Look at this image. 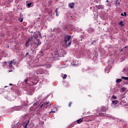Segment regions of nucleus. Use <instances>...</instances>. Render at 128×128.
I'll return each mask as SVG.
<instances>
[{"mask_svg":"<svg viewBox=\"0 0 128 128\" xmlns=\"http://www.w3.org/2000/svg\"><path fill=\"white\" fill-rule=\"evenodd\" d=\"M80 40L82 41V40Z\"/></svg>","mask_w":128,"mask_h":128,"instance_id":"43","label":"nucleus"},{"mask_svg":"<svg viewBox=\"0 0 128 128\" xmlns=\"http://www.w3.org/2000/svg\"><path fill=\"white\" fill-rule=\"evenodd\" d=\"M18 20H19V22H24V18H22V17H20L18 18Z\"/></svg>","mask_w":128,"mask_h":128,"instance_id":"18","label":"nucleus"},{"mask_svg":"<svg viewBox=\"0 0 128 128\" xmlns=\"http://www.w3.org/2000/svg\"><path fill=\"white\" fill-rule=\"evenodd\" d=\"M44 104V108H48V106H52V103L50 102H43Z\"/></svg>","mask_w":128,"mask_h":128,"instance_id":"4","label":"nucleus"},{"mask_svg":"<svg viewBox=\"0 0 128 128\" xmlns=\"http://www.w3.org/2000/svg\"><path fill=\"white\" fill-rule=\"evenodd\" d=\"M112 98H114V100H116V98H118V97H116V96H112Z\"/></svg>","mask_w":128,"mask_h":128,"instance_id":"24","label":"nucleus"},{"mask_svg":"<svg viewBox=\"0 0 128 128\" xmlns=\"http://www.w3.org/2000/svg\"><path fill=\"white\" fill-rule=\"evenodd\" d=\"M44 72V71L42 70V69H38V72H36V74H42V73Z\"/></svg>","mask_w":128,"mask_h":128,"instance_id":"8","label":"nucleus"},{"mask_svg":"<svg viewBox=\"0 0 128 128\" xmlns=\"http://www.w3.org/2000/svg\"><path fill=\"white\" fill-rule=\"evenodd\" d=\"M101 110L103 112H106V107H104V106H101Z\"/></svg>","mask_w":128,"mask_h":128,"instance_id":"11","label":"nucleus"},{"mask_svg":"<svg viewBox=\"0 0 128 128\" xmlns=\"http://www.w3.org/2000/svg\"><path fill=\"white\" fill-rule=\"evenodd\" d=\"M16 64V62L14 60H12L10 62L9 66H12V64Z\"/></svg>","mask_w":128,"mask_h":128,"instance_id":"6","label":"nucleus"},{"mask_svg":"<svg viewBox=\"0 0 128 128\" xmlns=\"http://www.w3.org/2000/svg\"><path fill=\"white\" fill-rule=\"evenodd\" d=\"M44 108V103H40L39 105V108Z\"/></svg>","mask_w":128,"mask_h":128,"instance_id":"19","label":"nucleus"},{"mask_svg":"<svg viewBox=\"0 0 128 128\" xmlns=\"http://www.w3.org/2000/svg\"><path fill=\"white\" fill-rule=\"evenodd\" d=\"M94 30V28H90L88 29L87 32H88V34H92V32H93Z\"/></svg>","mask_w":128,"mask_h":128,"instance_id":"9","label":"nucleus"},{"mask_svg":"<svg viewBox=\"0 0 128 128\" xmlns=\"http://www.w3.org/2000/svg\"><path fill=\"white\" fill-rule=\"evenodd\" d=\"M76 122L77 124H82V122H83L82 118L79 119L77 120Z\"/></svg>","mask_w":128,"mask_h":128,"instance_id":"14","label":"nucleus"},{"mask_svg":"<svg viewBox=\"0 0 128 128\" xmlns=\"http://www.w3.org/2000/svg\"><path fill=\"white\" fill-rule=\"evenodd\" d=\"M52 112H56V111H51L49 112V114H52Z\"/></svg>","mask_w":128,"mask_h":128,"instance_id":"32","label":"nucleus"},{"mask_svg":"<svg viewBox=\"0 0 128 128\" xmlns=\"http://www.w3.org/2000/svg\"><path fill=\"white\" fill-rule=\"evenodd\" d=\"M118 24L120 26H124V22L122 20L120 21L119 23Z\"/></svg>","mask_w":128,"mask_h":128,"instance_id":"17","label":"nucleus"},{"mask_svg":"<svg viewBox=\"0 0 128 128\" xmlns=\"http://www.w3.org/2000/svg\"><path fill=\"white\" fill-rule=\"evenodd\" d=\"M121 52H122V50H121Z\"/></svg>","mask_w":128,"mask_h":128,"instance_id":"41","label":"nucleus"},{"mask_svg":"<svg viewBox=\"0 0 128 128\" xmlns=\"http://www.w3.org/2000/svg\"><path fill=\"white\" fill-rule=\"evenodd\" d=\"M33 42L36 48H38V46H40L42 44V42H40V40H38V38L35 39Z\"/></svg>","mask_w":128,"mask_h":128,"instance_id":"3","label":"nucleus"},{"mask_svg":"<svg viewBox=\"0 0 128 128\" xmlns=\"http://www.w3.org/2000/svg\"><path fill=\"white\" fill-rule=\"evenodd\" d=\"M28 52L26 53V56H28Z\"/></svg>","mask_w":128,"mask_h":128,"instance_id":"40","label":"nucleus"},{"mask_svg":"<svg viewBox=\"0 0 128 128\" xmlns=\"http://www.w3.org/2000/svg\"><path fill=\"white\" fill-rule=\"evenodd\" d=\"M72 102H70V104H68V106H70H70H72Z\"/></svg>","mask_w":128,"mask_h":128,"instance_id":"30","label":"nucleus"},{"mask_svg":"<svg viewBox=\"0 0 128 128\" xmlns=\"http://www.w3.org/2000/svg\"><path fill=\"white\" fill-rule=\"evenodd\" d=\"M33 37L34 38H35V40H36V38H42V34H40V31H38V33L34 32Z\"/></svg>","mask_w":128,"mask_h":128,"instance_id":"2","label":"nucleus"},{"mask_svg":"<svg viewBox=\"0 0 128 128\" xmlns=\"http://www.w3.org/2000/svg\"><path fill=\"white\" fill-rule=\"evenodd\" d=\"M3 66L4 68H8V63L6 62H4L3 63Z\"/></svg>","mask_w":128,"mask_h":128,"instance_id":"13","label":"nucleus"},{"mask_svg":"<svg viewBox=\"0 0 128 128\" xmlns=\"http://www.w3.org/2000/svg\"><path fill=\"white\" fill-rule=\"evenodd\" d=\"M120 2H118V0H116V4H115L116 6V8H120Z\"/></svg>","mask_w":128,"mask_h":128,"instance_id":"10","label":"nucleus"},{"mask_svg":"<svg viewBox=\"0 0 128 128\" xmlns=\"http://www.w3.org/2000/svg\"><path fill=\"white\" fill-rule=\"evenodd\" d=\"M56 16H58V13H56Z\"/></svg>","mask_w":128,"mask_h":128,"instance_id":"36","label":"nucleus"},{"mask_svg":"<svg viewBox=\"0 0 128 128\" xmlns=\"http://www.w3.org/2000/svg\"><path fill=\"white\" fill-rule=\"evenodd\" d=\"M120 16H126V12H124V13H122L120 14Z\"/></svg>","mask_w":128,"mask_h":128,"instance_id":"20","label":"nucleus"},{"mask_svg":"<svg viewBox=\"0 0 128 128\" xmlns=\"http://www.w3.org/2000/svg\"><path fill=\"white\" fill-rule=\"evenodd\" d=\"M58 8H56V10H55V12H56V14L58 13Z\"/></svg>","mask_w":128,"mask_h":128,"instance_id":"31","label":"nucleus"},{"mask_svg":"<svg viewBox=\"0 0 128 128\" xmlns=\"http://www.w3.org/2000/svg\"><path fill=\"white\" fill-rule=\"evenodd\" d=\"M70 30H74V28H70Z\"/></svg>","mask_w":128,"mask_h":128,"instance_id":"35","label":"nucleus"},{"mask_svg":"<svg viewBox=\"0 0 128 128\" xmlns=\"http://www.w3.org/2000/svg\"><path fill=\"white\" fill-rule=\"evenodd\" d=\"M58 53L54 55V58H58Z\"/></svg>","mask_w":128,"mask_h":128,"instance_id":"27","label":"nucleus"},{"mask_svg":"<svg viewBox=\"0 0 128 128\" xmlns=\"http://www.w3.org/2000/svg\"><path fill=\"white\" fill-rule=\"evenodd\" d=\"M28 8H32V6H34V5H32V3L30 2L28 4Z\"/></svg>","mask_w":128,"mask_h":128,"instance_id":"15","label":"nucleus"},{"mask_svg":"<svg viewBox=\"0 0 128 128\" xmlns=\"http://www.w3.org/2000/svg\"><path fill=\"white\" fill-rule=\"evenodd\" d=\"M112 104H114V106L115 104H118V100H112Z\"/></svg>","mask_w":128,"mask_h":128,"instance_id":"12","label":"nucleus"},{"mask_svg":"<svg viewBox=\"0 0 128 128\" xmlns=\"http://www.w3.org/2000/svg\"><path fill=\"white\" fill-rule=\"evenodd\" d=\"M70 38H72V36L70 35H67L64 37V44H66V47L70 46L72 44V40H70Z\"/></svg>","mask_w":128,"mask_h":128,"instance_id":"1","label":"nucleus"},{"mask_svg":"<svg viewBox=\"0 0 128 128\" xmlns=\"http://www.w3.org/2000/svg\"><path fill=\"white\" fill-rule=\"evenodd\" d=\"M6 87H7L6 86H4V88H6Z\"/></svg>","mask_w":128,"mask_h":128,"instance_id":"42","label":"nucleus"},{"mask_svg":"<svg viewBox=\"0 0 128 128\" xmlns=\"http://www.w3.org/2000/svg\"><path fill=\"white\" fill-rule=\"evenodd\" d=\"M96 40H93L92 43H91V44H94V42H96Z\"/></svg>","mask_w":128,"mask_h":128,"instance_id":"28","label":"nucleus"},{"mask_svg":"<svg viewBox=\"0 0 128 128\" xmlns=\"http://www.w3.org/2000/svg\"><path fill=\"white\" fill-rule=\"evenodd\" d=\"M72 66H78V65L76 64H72Z\"/></svg>","mask_w":128,"mask_h":128,"instance_id":"33","label":"nucleus"},{"mask_svg":"<svg viewBox=\"0 0 128 128\" xmlns=\"http://www.w3.org/2000/svg\"><path fill=\"white\" fill-rule=\"evenodd\" d=\"M109 2L108 0H106V2Z\"/></svg>","mask_w":128,"mask_h":128,"instance_id":"38","label":"nucleus"},{"mask_svg":"<svg viewBox=\"0 0 128 128\" xmlns=\"http://www.w3.org/2000/svg\"><path fill=\"white\" fill-rule=\"evenodd\" d=\"M68 76L66 74H64V76L62 77V78H66V77Z\"/></svg>","mask_w":128,"mask_h":128,"instance_id":"25","label":"nucleus"},{"mask_svg":"<svg viewBox=\"0 0 128 128\" xmlns=\"http://www.w3.org/2000/svg\"><path fill=\"white\" fill-rule=\"evenodd\" d=\"M96 8H97L98 10H104V6L103 5H99V6H96Z\"/></svg>","mask_w":128,"mask_h":128,"instance_id":"5","label":"nucleus"},{"mask_svg":"<svg viewBox=\"0 0 128 128\" xmlns=\"http://www.w3.org/2000/svg\"><path fill=\"white\" fill-rule=\"evenodd\" d=\"M68 6L70 8H74V2L69 3Z\"/></svg>","mask_w":128,"mask_h":128,"instance_id":"7","label":"nucleus"},{"mask_svg":"<svg viewBox=\"0 0 128 128\" xmlns=\"http://www.w3.org/2000/svg\"><path fill=\"white\" fill-rule=\"evenodd\" d=\"M64 30H68V28H64Z\"/></svg>","mask_w":128,"mask_h":128,"instance_id":"39","label":"nucleus"},{"mask_svg":"<svg viewBox=\"0 0 128 128\" xmlns=\"http://www.w3.org/2000/svg\"><path fill=\"white\" fill-rule=\"evenodd\" d=\"M30 122V121L28 120L26 124H25V126H24V128H28V122Z\"/></svg>","mask_w":128,"mask_h":128,"instance_id":"22","label":"nucleus"},{"mask_svg":"<svg viewBox=\"0 0 128 128\" xmlns=\"http://www.w3.org/2000/svg\"><path fill=\"white\" fill-rule=\"evenodd\" d=\"M98 114L99 116H104V113L99 114Z\"/></svg>","mask_w":128,"mask_h":128,"instance_id":"29","label":"nucleus"},{"mask_svg":"<svg viewBox=\"0 0 128 128\" xmlns=\"http://www.w3.org/2000/svg\"><path fill=\"white\" fill-rule=\"evenodd\" d=\"M28 78H26L24 80V82L25 83L27 84L28 83Z\"/></svg>","mask_w":128,"mask_h":128,"instance_id":"26","label":"nucleus"},{"mask_svg":"<svg viewBox=\"0 0 128 128\" xmlns=\"http://www.w3.org/2000/svg\"><path fill=\"white\" fill-rule=\"evenodd\" d=\"M121 78H122L123 80H128V77L122 76Z\"/></svg>","mask_w":128,"mask_h":128,"instance_id":"21","label":"nucleus"},{"mask_svg":"<svg viewBox=\"0 0 128 128\" xmlns=\"http://www.w3.org/2000/svg\"><path fill=\"white\" fill-rule=\"evenodd\" d=\"M33 106H36V103H34Z\"/></svg>","mask_w":128,"mask_h":128,"instance_id":"34","label":"nucleus"},{"mask_svg":"<svg viewBox=\"0 0 128 128\" xmlns=\"http://www.w3.org/2000/svg\"><path fill=\"white\" fill-rule=\"evenodd\" d=\"M122 82V79H117L116 80V82Z\"/></svg>","mask_w":128,"mask_h":128,"instance_id":"23","label":"nucleus"},{"mask_svg":"<svg viewBox=\"0 0 128 128\" xmlns=\"http://www.w3.org/2000/svg\"><path fill=\"white\" fill-rule=\"evenodd\" d=\"M30 40L28 39V40L26 42V46H30Z\"/></svg>","mask_w":128,"mask_h":128,"instance_id":"16","label":"nucleus"},{"mask_svg":"<svg viewBox=\"0 0 128 128\" xmlns=\"http://www.w3.org/2000/svg\"><path fill=\"white\" fill-rule=\"evenodd\" d=\"M9 85H10V86H12V84L10 83V84H9Z\"/></svg>","mask_w":128,"mask_h":128,"instance_id":"37","label":"nucleus"}]
</instances>
